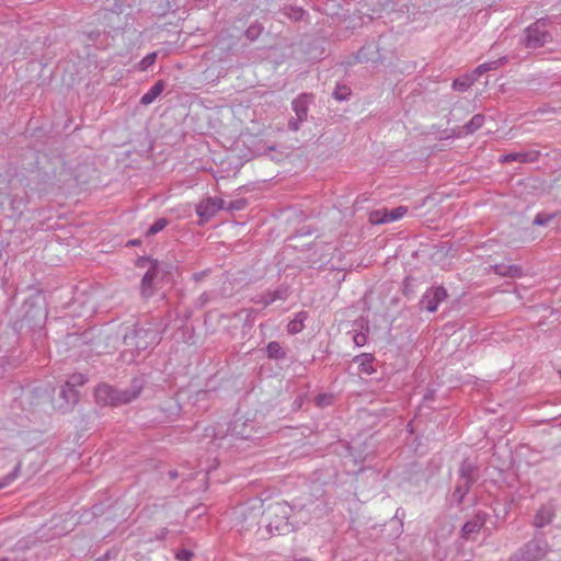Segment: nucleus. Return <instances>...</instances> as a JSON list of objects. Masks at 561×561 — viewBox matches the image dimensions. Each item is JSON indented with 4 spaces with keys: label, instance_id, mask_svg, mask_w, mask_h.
I'll list each match as a JSON object with an SVG mask.
<instances>
[{
    "label": "nucleus",
    "instance_id": "45",
    "mask_svg": "<svg viewBox=\"0 0 561 561\" xmlns=\"http://www.w3.org/2000/svg\"><path fill=\"white\" fill-rule=\"evenodd\" d=\"M162 271L160 273V277L163 278L164 276L169 275L171 273L172 266L170 264L161 263Z\"/></svg>",
    "mask_w": 561,
    "mask_h": 561
},
{
    "label": "nucleus",
    "instance_id": "13",
    "mask_svg": "<svg viewBox=\"0 0 561 561\" xmlns=\"http://www.w3.org/2000/svg\"><path fill=\"white\" fill-rule=\"evenodd\" d=\"M556 505L552 502L542 504L534 516L533 525L537 528H542L549 525L556 516Z\"/></svg>",
    "mask_w": 561,
    "mask_h": 561
},
{
    "label": "nucleus",
    "instance_id": "7",
    "mask_svg": "<svg viewBox=\"0 0 561 561\" xmlns=\"http://www.w3.org/2000/svg\"><path fill=\"white\" fill-rule=\"evenodd\" d=\"M489 514L482 510H478L474 515L468 519L460 529V538L463 540H476L477 535L483 528L484 533L491 535L492 529L485 526Z\"/></svg>",
    "mask_w": 561,
    "mask_h": 561
},
{
    "label": "nucleus",
    "instance_id": "1",
    "mask_svg": "<svg viewBox=\"0 0 561 561\" xmlns=\"http://www.w3.org/2000/svg\"><path fill=\"white\" fill-rule=\"evenodd\" d=\"M265 527L271 535H286L309 522V517L296 518L294 506L277 502L267 507L263 514Z\"/></svg>",
    "mask_w": 561,
    "mask_h": 561
},
{
    "label": "nucleus",
    "instance_id": "5",
    "mask_svg": "<svg viewBox=\"0 0 561 561\" xmlns=\"http://www.w3.org/2000/svg\"><path fill=\"white\" fill-rule=\"evenodd\" d=\"M549 549L545 535L538 534L518 548L507 561H540L546 557Z\"/></svg>",
    "mask_w": 561,
    "mask_h": 561
},
{
    "label": "nucleus",
    "instance_id": "47",
    "mask_svg": "<svg viewBox=\"0 0 561 561\" xmlns=\"http://www.w3.org/2000/svg\"><path fill=\"white\" fill-rule=\"evenodd\" d=\"M207 272L206 271H203V272H198V273H194L193 274V279L195 282H199L202 280L205 276H206Z\"/></svg>",
    "mask_w": 561,
    "mask_h": 561
},
{
    "label": "nucleus",
    "instance_id": "31",
    "mask_svg": "<svg viewBox=\"0 0 561 561\" xmlns=\"http://www.w3.org/2000/svg\"><path fill=\"white\" fill-rule=\"evenodd\" d=\"M21 470V461L16 463L14 469L7 476L0 479V490L10 485L19 476V472Z\"/></svg>",
    "mask_w": 561,
    "mask_h": 561
},
{
    "label": "nucleus",
    "instance_id": "3",
    "mask_svg": "<svg viewBox=\"0 0 561 561\" xmlns=\"http://www.w3.org/2000/svg\"><path fill=\"white\" fill-rule=\"evenodd\" d=\"M551 18H540L528 25L523 33L522 44L527 49H538L552 42V34L547 27L551 24Z\"/></svg>",
    "mask_w": 561,
    "mask_h": 561
},
{
    "label": "nucleus",
    "instance_id": "34",
    "mask_svg": "<svg viewBox=\"0 0 561 561\" xmlns=\"http://www.w3.org/2000/svg\"><path fill=\"white\" fill-rule=\"evenodd\" d=\"M157 59V53L152 51L146 55L136 66V68L140 71H146L150 66L154 64Z\"/></svg>",
    "mask_w": 561,
    "mask_h": 561
},
{
    "label": "nucleus",
    "instance_id": "26",
    "mask_svg": "<svg viewBox=\"0 0 561 561\" xmlns=\"http://www.w3.org/2000/svg\"><path fill=\"white\" fill-rule=\"evenodd\" d=\"M474 81L476 77H473V75L457 78L453 81V89L456 91L465 92L473 84Z\"/></svg>",
    "mask_w": 561,
    "mask_h": 561
},
{
    "label": "nucleus",
    "instance_id": "32",
    "mask_svg": "<svg viewBox=\"0 0 561 561\" xmlns=\"http://www.w3.org/2000/svg\"><path fill=\"white\" fill-rule=\"evenodd\" d=\"M387 209L374 210L369 215V221L374 225L387 224Z\"/></svg>",
    "mask_w": 561,
    "mask_h": 561
},
{
    "label": "nucleus",
    "instance_id": "16",
    "mask_svg": "<svg viewBox=\"0 0 561 561\" xmlns=\"http://www.w3.org/2000/svg\"><path fill=\"white\" fill-rule=\"evenodd\" d=\"M380 60L379 47L371 42L364 45L355 55L356 62H378Z\"/></svg>",
    "mask_w": 561,
    "mask_h": 561
},
{
    "label": "nucleus",
    "instance_id": "20",
    "mask_svg": "<svg viewBox=\"0 0 561 561\" xmlns=\"http://www.w3.org/2000/svg\"><path fill=\"white\" fill-rule=\"evenodd\" d=\"M354 325L357 327L358 330H354L353 342L358 347L364 346L367 343V334L369 332L368 322L360 319L355 321Z\"/></svg>",
    "mask_w": 561,
    "mask_h": 561
},
{
    "label": "nucleus",
    "instance_id": "18",
    "mask_svg": "<svg viewBox=\"0 0 561 561\" xmlns=\"http://www.w3.org/2000/svg\"><path fill=\"white\" fill-rule=\"evenodd\" d=\"M353 362L357 364L358 370L367 376L373 375L376 369L374 367L375 356L370 353H362L353 358Z\"/></svg>",
    "mask_w": 561,
    "mask_h": 561
},
{
    "label": "nucleus",
    "instance_id": "39",
    "mask_svg": "<svg viewBox=\"0 0 561 561\" xmlns=\"http://www.w3.org/2000/svg\"><path fill=\"white\" fill-rule=\"evenodd\" d=\"M316 401V404L318 407H325V405H329L331 403V397L328 396V394H318L314 399Z\"/></svg>",
    "mask_w": 561,
    "mask_h": 561
},
{
    "label": "nucleus",
    "instance_id": "25",
    "mask_svg": "<svg viewBox=\"0 0 561 561\" xmlns=\"http://www.w3.org/2000/svg\"><path fill=\"white\" fill-rule=\"evenodd\" d=\"M308 314L306 311L298 312L295 318L288 323L287 330L290 334H296L302 331L305 328V320L307 319Z\"/></svg>",
    "mask_w": 561,
    "mask_h": 561
},
{
    "label": "nucleus",
    "instance_id": "12",
    "mask_svg": "<svg viewBox=\"0 0 561 561\" xmlns=\"http://www.w3.org/2000/svg\"><path fill=\"white\" fill-rule=\"evenodd\" d=\"M289 295V287L287 285H280L275 290H270L255 296L252 300L255 304H262L264 307H267L276 300H286Z\"/></svg>",
    "mask_w": 561,
    "mask_h": 561
},
{
    "label": "nucleus",
    "instance_id": "42",
    "mask_svg": "<svg viewBox=\"0 0 561 561\" xmlns=\"http://www.w3.org/2000/svg\"><path fill=\"white\" fill-rule=\"evenodd\" d=\"M294 515L296 516V518H305L306 516L310 518V514L305 510V507H294Z\"/></svg>",
    "mask_w": 561,
    "mask_h": 561
},
{
    "label": "nucleus",
    "instance_id": "11",
    "mask_svg": "<svg viewBox=\"0 0 561 561\" xmlns=\"http://www.w3.org/2000/svg\"><path fill=\"white\" fill-rule=\"evenodd\" d=\"M261 508V505L241 506L236 511L242 528L250 529L260 523V517L263 516Z\"/></svg>",
    "mask_w": 561,
    "mask_h": 561
},
{
    "label": "nucleus",
    "instance_id": "40",
    "mask_svg": "<svg viewBox=\"0 0 561 561\" xmlns=\"http://www.w3.org/2000/svg\"><path fill=\"white\" fill-rule=\"evenodd\" d=\"M193 557V552L191 550H187V549H182L180 551H178L176 553V559L179 561H190Z\"/></svg>",
    "mask_w": 561,
    "mask_h": 561
},
{
    "label": "nucleus",
    "instance_id": "17",
    "mask_svg": "<svg viewBox=\"0 0 561 561\" xmlns=\"http://www.w3.org/2000/svg\"><path fill=\"white\" fill-rule=\"evenodd\" d=\"M218 213V206H215L213 198L209 197L205 201H202L196 206V214L199 217V225H203L210 220Z\"/></svg>",
    "mask_w": 561,
    "mask_h": 561
},
{
    "label": "nucleus",
    "instance_id": "8",
    "mask_svg": "<svg viewBox=\"0 0 561 561\" xmlns=\"http://www.w3.org/2000/svg\"><path fill=\"white\" fill-rule=\"evenodd\" d=\"M162 271L161 262L152 261L140 282V295L148 299L154 294V282L160 277Z\"/></svg>",
    "mask_w": 561,
    "mask_h": 561
},
{
    "label": "nucleus",
    "instance_id": "9",
    "mask_svg": "<svg viewBox=\"0 0 561 561\" xmlns=\"http://www.w3.org/2000/svg\"><path fill=\"white\" fill-rule=\"evenodd\" d=\"M447 297L448 294L444 286H433L425 291L420 301V305L423 309L430 312H434L437 310L438 305Z\"/></svg>",
    "mask_w": 561,
    "mask_h": 561
},
{
    "label": "nucleus",
    "instance_id": "51",
    "mask_svg": "<svg viewBox=\"0 0 561 561\" xmlns=\"http://www.w3.org/2000/svg\"><path fill=\"white\" fill-rule=\"evenodd\" d=\"M169 476L171 479H175L178 477V472L176 471H169Z\"/></svg>",
    "mask_w": 561,
    "mask_h": 561
},
{
    "label": "nucleus",
    "instance_id": "35",
    "mask_svg": "<svg viewBox=\"0 0 561 561\" xmlns=\"http://www.w3.org/2000/svg\"><path fill=\"white\" fill-rule=\"evenodd\" d=\"M169 224V220L165 218L157 219L147 230L146 236H153L160 231H162Z\"/></svg>",
    "mask_w": 561,
    "mask_h": 561
},
{
    "label": "nucleus",
    "instance_id": "10",
    "mask_svg": "<svg viewBox=\"0 0 561 561\" xmlns=\"http://www.w3.org/2000/svg\"><path fill=\"white\" fill-rule=\"evenodd\" d=\"M458 473L459 479L457 483L471 489L479 479V467L466 458L460 462Z\"/></svg>",
    "mask_w": 561,
    "mask_h": 561
},
{
    "label": "nucleus",
    "instance_id": "28",
    "mask_svg": "<svg viewBox=\"0 0 561 561\" xmlns=\"http://www.w3.org/2000/svg\"><path fill=\"white\" fill-rule=\"evenodd\" d=\"M283 13L294 21H301L306 14V11L299 7L285 5L283 8Z\"/></svg>",
    "mask_w": 561,
    "mask_h": 561
},
{
    "label": "nucleus",
    "instance_id": "2",
    "mask_svg": "<svg viewBox=\"0 0 561 561\" xmlns=\"http://www.w3.org/2000/svg\"><path fill=\"white\" fill-rule=\"evenodd\" d=\"M145 385L144 376L134 377L126 389L101 383L94 390L95 402L102 407H118L130 403L140 396Z\"/></svg>",
    "mask_w": 561,
    "mask_h": 561
},
{
    "label": "nucleus",
    "instance_id": "29",
    "mask_svg": "<svg viewBox=\"0 0 561 561\" xmlns=\"http://www.w3.org/2000/svg\"><path fill=\"white\" fill-rule=\"evenodd\" d=\"M557 213H538L534 218L533 224L535 226L547 227L552 221V219L557 217Z\"/></svg>",
    "mask_w": 561,
    "mask_h": 561
},
{
    "label": "nucleus",
    "instance_id": "15",
    "mask_svg": "<svg viewBox=\"0 0 561 561\" xmlns=\"http://www.w3.org/2000/svg\"><path fill=\"white\" fill-rule=\"evenodd\" d=\"M540 157L538 150H529L523 152H511L500 157L501 163L519 162V163H533L536 162Z\"/></svg>",
    "mask_w": 561,
    "mask_h": 561
},
{
    "label": "nucleus",
    "instance_id": "38",
    "mask_svg": "<svg viewBox=\"0 0 561 561\" xmlns=\"http://www.w3.org/2000/svg\"><path fill=\"white\" fill-rule=\"evenodd\" d=\"M247 204H248L247 199H244V198L234 199L227 204V210H229V211L242 210L245 208Z\"/></svg>",
    "mask_w": 561,
    "mask_h": 561
},
{
    "label": "nucleus",
    "instance_id": "44",
    "mask_svg": "<svg viewBox=\"0 0 561 561\" xmlns=\"http://www.w3.org/2000/svg\"><path fill=\"white\" fill-rule=\"evenodd\" d=\"M116 553L112 551L105 552L103 556L99 557L95 561H110L111 559L115 558Z\"/></svg>",
    "mask_w": 561,
    "mask_h": 561
},
{
    "label": "nucleus",
    "instance_id": "52",
    "mask_svg": "<svg viewBox=\"0 0 561 561\" xmlns=\"http://www.w3.org/2000/svg\"><path fill=\"white\" fill-rule=\"evenodd\" d=\"M128 244H130V245H137V244H139V240H130V241L128 242Z\"/></svg>",
    "mask_w": 561,
    "mask_h": 561
},
{
    "label": "nucleus",
    "instance_id": "46",
    "mask_svg": "<svg viewBox=\"0 0 561 561\" xmlns=\"http://www.w3.org/2000/svg\"><path fill=\"white\" fill-rule=\"evenodd\" d=\"M213 202L215 203V206H218V211L220 209H227L226 202L221 198H213Z\"/></svg>",
    "mask_w": 561,
    "mask_h": 561
},
{
    "label": "nucleus",
    "instance_id": "53",
    "mask_svg": "<svg viewBox=\"0 0 561 561\" xmlns=\"http://www.w3.org/2000/svg\"><path fill=\"white\" fill-rule=\"evenodd\" d=\"M506 513H507V508L505 507V510H504V516H503L502 518H504V517H505V514H506Z\"/></svg>",
    "mask_w": 561,
    "mask_h": 561
},
{
    "label": "nucleus",
    "instance_id": "48",
    "mask_svg": "<svg viewBox=\"0 0 561 561\" xmlns=\"http://www.w3.org/2000/svg\"><path fill=\"white\" fill-rule=\"evenodd\" d=\"M169 533L168 528H162L160 533L157 535V538L162 540L165 538L167 534Z\"/></svg>",
    "mask_w": 561,
    "mask_h": 561
},
{
    "label": "nucleus",
    "instance_id": "33",
    "mask_svg": "<svg viewBox=\"0 0 561 561\" xmlns=\"http://www.w3.org/2000/svg\"><path fill=\"white\" fill-rule=\"evenodd\" d=\"M469 491H470L469 488H466V486L457 483L455 486V490L451 494L453 501H455L457 505H460L463 502V499Z\"/></svg>",
    "mask_w": 561,
    "mask_h": 561
},
{
    "label": "nucleus",
    "instance_id": "36",
    "mask_svg": "<svg viewBox=\"0 0 561 561\" xmlns=\"http://www.w3.org/2000/svg\"><path fill=\"white\" fill-rule=\"evenodd\" d=\"M408 211V208L404 206H399L392 210L387 209V222L396 221L401 219Z\"/></svg>",
    "mask_w": 561,
    "mask_h": 561
},
{
    "label": "nucleus",
    "instance_id": "21",
    "mask_svg": "<svg viewBox=\"0 0 561 561\" xmlns=\"http://www.w3.org/2000/svg\"><path fill=\"white\" fill-rule=\"evenodd\" d=\"M165 88V83L163 80L157 81L148 92H146L141 99L140 104L141 105H149L154 102V100L163 92Z\"/></svg>",
    "mask_w": 561,
    "mask_h": 561
},
{
    "label": "nucleus",
    "instance_id": "23",
    "mask_svg": "<svg viewBox=\"0 0 561 561\" xmlns=\"http://www.w3.org/2000/svg\"><path fill=\"white\" fill-rule=\"evenodd\" d=\"M484 122L485 117L483 114H476L462 126V130L466 135L473 134L483 126Z\"/></svg>",
    "mask_w": 561,
    "mask_h": 561
},
{
    "label": "nucleus",
    "instance_id": "4",
    "mask_svg": "<svg viewBox=\"0 0 561 561\" xmlns=\"http://www.w3.org/2000/svg\"><path fill=\"white\" fill-rule=\"evenodd\" d=\"M159 341L158 333L153 328H145L138 323L128 328L123 337L124 344L129 348L136 350L138 353L157 345Z\"/></svg>",
    "mask_w": 561,
    "mask_h": 561
},
{
    "label": "nucleus",
    "instance_id": "49",
    "mask_svg": "<svg viewBox=\"0 0 561 561\" xmlns=\"http://www.w3.org/2000/svg\"><path fill=\"white\" fill-rule=\"evenodd\" d=\"M201 305H205L208 301V295L207 293H203L198 298Z\"/></svg>",
    "mask_w": 561,
    "mask_h": 561
},
{
    "label": "nucleus",
    "instance_id": "37",
    "mask_svg": "<svg viewBox=\"0 0 561 561\" xmlns=\"http://www.w3.org/2000/svg\"><path fill=\"white\" fill-rule=\"evenodd\" d=\"M87 382V378L84 375L82 374H73L67 381L66 383L69 385L70 387L77 389L78 386H82Z\"/></svg>",
    "mask_w": 561,
    "mask_h": 561
},
{
    "label": "nucleus",
    "instance_id": "27",
    "mask_svg": "<svg viewBox=\"0 0 561 561\" xmlns=\"http://www.w3.org/2000/svg\"><path fill=\"white\" fill-rule=\"evenodd\" d=\"M264 26L259 21L253 22L245 31L244 36L250 41H256L263 33Z\"/></svg>",
    "mask_w": 561,
    "mask_h": 561
},
{
    "label": "nucleus",
    "instance_id": "14",
    "mask_svg": "<svg viewBox=\"0 0 561 561\" xmlns=\"http://www.w3.org/2000/svg\"><path fill=\"white\" fill-rule=\"evenodd\" d=\"M79 397L80 394L78 389H75L65 382L59 391V398L62 399L64 402L58 405V409L62 412L70 411L78 403Z\"/></svg>",
    "mask_w": 561,
    "mask_h": 561
},
{
    "label": "nucleus",
    "instance_id": "19",
    "mask_svg": "<svg viewBox=\"0 0 561 561\" xmlns=\"http://www.w3.org/2000/svg\"><path fill=\"white\" fill-rule=\"evenodd\" d=\"M491 270L500 275V276H504V277H512V278H516V277H520L523 275V268L518 265H506L504 263H497V264H494V265H491Z\"/></svg>",
    "mask_w": 561,
    "mask_h": 561
},
{
    "label": "nucleus",
    "instance_id": "22",
    "mask_svg": "<svg viewBox=\"0 0 561 561\" xmlns=\"http://www.w3.org/2000/svg\"><path fill=\"white\" fill-rule=\"evenodd\" d=\"M507 61H508V58L506 56H504L496 60H491V61L481 64L474 69V75L481 76L490 70L499 69L501 66L505 65Z\"/></svg>",
    "mask_w": 561,
    "mask_h": 561
},
{
    "label": "nucleus",
    "instance_id": "50",
    "mask_svg": "<svg viewBox=\"0 0 561 561\" xmlns=\"http://www.w3.org/2000/svg\"><path fill=\"white\" fill-rule=\"evenodd\" d=\"M434 398V391L430 390L424 394V400H432Z\"/></svg>",
    "mask_w": 561,
    "mask_h": 561
},
{
    "label": "nucleus",
    "instance_id": "41",
    "mask_svg": "<svg viewBox=\"0 0 561 561\" xmlns=\"http://www.w3.org/2000/svg\"><path fill=\"white\" fill-rule=\"evenodd\" d=\"M154 261L153 259H150V257H146V256H140L137 259L136 261V266L137 267H140V268H144L146 267L147 265L151 266V262Z\"/></svg>",
    "mask_w": 561,
    "mask_h": 561
},
{
    "label": "nucleus",
    "instance_id": "24",
    "mask_svg": "<svg viewBox=\"0 0 561 561\" xmlns=\"http://www.w3.org/2000/svg\"><path fill=\"white\" fill-rule=\"evenodd\" d=\"M265 353L270 359H284L286 357L285 350L276 341H272L266 345Z\"/></svg>",
    "mask_w": 561,
    "mask_h": 561
},
{
    "label": "nucleus",
    "instance_id": "30",
    "mask_svg": "<svg viewBox=\"0 0 561 561\" xmlns=\"http://www.w3.org/2000/svg\"><path fill=\"white\" fill-rule=\"evenodd\" d=\"M351 88L346 84H336L332 96L337 101H345L351 95Z\"/></svg>",
    "mask_w": 561,
    "mask_h": 561
},
{
    "label": "nucleus",
    "instance_id": "43",
    "mask_svg": "<svg viewBox=\"0 0 561 561\" xmlns=\"http://www.w3.org/2000/svg\"><path fill=\"white\" fill-rule=\"evenodd\" d=\"M43 182H44V184H49V185L55 184L56 183V174L55 173H53V174L45 173L44 178H43Z\"/></svg>",
    "mask_w": 561,
    "mask_h": 561
},
{
    "label": "nucleus",
    "instance_id": "6",
    "mask_svg": "<svg viewBox=\"0 0 561 561\" xmlns=\"http://www.w3.org/2000/svg\"><path fill=\"white\" fill-rule=\"evenodd\" d=\"M313 102V94L301 93L295 98L291 102V108L295 112V117L288 121V129L291 131H298L300 125L307 121L309 104Z\"/></svg>",
    "mask_w": 561,
    "mask_h": 561
}]
</instances>
